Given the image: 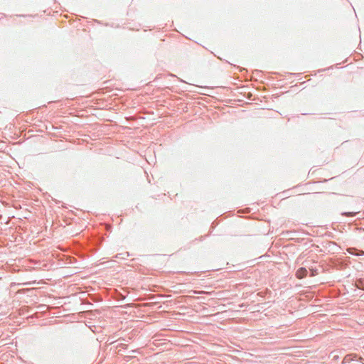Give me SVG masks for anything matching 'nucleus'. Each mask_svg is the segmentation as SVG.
<instances>
[{"label":"nucleus","instance_id":"obj_1","mask_svg":"<svg viewBox=\"0 0 364 364\" xmlns=\"http://www.w3.org/2000/svg\"><path fill=\"white\" fill-rule=\"evenodd\" d=\"M307 270L305 268H300L296 272V276L299 279H301L306 276Z\"/></svg>","mask_w":364,"mask_h":364}]
</instances>
